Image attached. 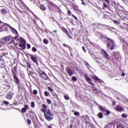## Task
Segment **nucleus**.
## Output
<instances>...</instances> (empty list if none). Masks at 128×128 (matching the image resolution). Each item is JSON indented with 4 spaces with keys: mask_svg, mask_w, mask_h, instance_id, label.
<instances>
[{
    "mask_svg": "<svg viewBox=\"0 0 128 128\" xmlns=\"http://www.w3.org/2000/svg\"><path fill=\"white\" fill-rule=\"evenodd\" d=\"M112 128V124L110 123L105 126L104 128Z\"/></svg>",
    "mask_w": 128,
    "mask_h": 128,
    "instance_id": "b1692460",
    "label": "nucleus"
},
{
    "mask_svg": "<svg viewBox=\"0 0 128 128\" xmlns=\"http://www.w3.org/2000/svg\"><path fill=\"white\" fill-rule=\"evenodd\" d=\"M80 112H74V116H80Z\"/></svg>",
    "mask_w": 128,
    "mask_h": 128,
    "instance_id": "4c0bfd02",
    "label": "nucleus"
},
{
    "mask_svg": "<svg viewBox=\"0 0 128 128\" xmlns=\"http://www.w3.org/2000/svg\"><path fill=\"white\" fill-rule=\"evenodd\" d=\"M116 112H122L124 110V107L122 106L120 104H118L115 108Z\"/></svg>",
    "mask_w": 128,
    "mask_h": 128,
    "instance_id": "9d476101",
    "label": "nucleus"
},
{
    "mask_svg": "<svg viewBox=\"0 0 128 128\" xmlns=\"http://www.w3.org/2000/svg\"><path fill=\"white\" fill-rule=\"evenodd\" d=\"M43 42L45 44H48V40H46V39H44L43 40Z\"/></svg>",
    "mask_w": 128,
    "mask_h": 128,
    "instance_id": "72a5a7b5",
    "label": "nucleus"
},
{
    "mask_svg": "<svg viewBox=\"0 0 128 128\" xmlns=\"http://www.w3.org/2000/svg\"><path fill=\"white\" fill-rule=\"evenodd\" d=\"M10 30H11V32H12V34H18L17 36H18V31L14 29V28L10 26Z\"/></svg>",
    "mask_w": 128,
    "mask_h": 128,
    "instance_id": "6ab92c4d",
    "label": "nucleus"
},
{
    "mask_svg": "<svg viewBox=\"0 0 128 128\" xmlns=\"http://www.w3.org/2000/svg\"><path fill=\"white\" fill-rule=\"evenodd\" d=\"M82 48L84 52H86V48H84V46H83L82 47Z\"/></svg>",
    "mask_w": 128,
    "mask_h": 128,
    "instance_id": "3c124183",
    "label": "nucleus"
},
{
    "mask_svg": "<svg viewBox=\"0 0 128 128\" xmlns=\"http://www.w3.org/2000/svg\"><path fill=\"white\" fill-rule=\"evenodd\" d=\"M54 8H58V6L56 5V4H51V8H50V10H52V12H54Z\"/></svg>",
    "mask_w": 128,
    "mask_h": 128,
    "instance_id": "f3484780",
    "label": "nucleus"
},
{
    "mask_svg": "<svg viewBox=\"0 0 128 128\" xmlns=\"http://www.w3.org/2000/svg\"><path fill=\"white\" fill-rule=\"evenodd\" d=\"M10 40H12V36H9L2 38L1 42L3 44H4V42H10Z\"/></svg>",
    "mask_w": 128,
    "mask_h": 128,
    "instance_id": "1a4fd4ad",
    "label": "nucleus"
},
{
    "mask_svg": "<svg viewBox=\"0 0 128 128\" xmlns=\"http://www.w3.org/2000/svg\"><path fill=\"white\" fill-rule=\"evenodd\" d=\"M47 100V102L48 104H52V100H50V99H46Z\"/></svg>",
    "mask_w": 128,
    "mask_h": 128,
    "instance_id": "a19ab883",
    "label": "nucleus"
},
{
    "mask_svg": "<svg viewBox=\"0 0 128 128\" xmlns=\"http://www.w3.org/2000/svg\"><path fill=\"white\" fill-rule=\"evenodd\" d=\"M36 50H37L36 47L32 48V52H36Z\"/></svg>",
    "mask_w": 128,
    "mask_h": 128,
    "instance_id": "79ce46f5",
    "label": "nucleus"
},
{
    "mask_svg": "<svg viewBox=\"0 0 128 128\" xmlns=\"http://www.w3.org/2000/svg\"><path fill=\"white\" fill-rule=\"evenodd\" d=\"M72 6L74 10H76V12H79L80 8H78V6H76L74 4H72Z\"/></svg>",
    "mask_w": 128,
    "mask_h": 128,
    "instance_id": "5701e85b",
    "label": "nucleus"
},
{
    "mask_svg": "<svg viewBox=\"0 0 128 128\" xmlns=\"http://www.w3.org/2000/svg\"><path fill=\"white\" fill-rule=\"evenodd\" d=\"M1 12L2 14H8V11L6 10V8H3L2 10H1Z\"/></svg>",
    "mask_w": 128,
    "mask_h": 128,
    "instance_id": "cd10ccee",
    "label": "nucleus"
},
{
    "mask_svg": "<svg viewBox=\"0 0 128 128\" xmlns=\"http://www.w3.org/2000/svg\"><path fill=\"white\" fill-rule=\"evenodd\" d=\"M66 72L69 76H72V74H74V72H72V70L70 69H67Z\"/></svg>",
    "mask_w": 128,
    "mask_h": 128,
    "instance_id": "4be33fe9",
    "label": "nucleus"
},
{
    "mask_svg": "<svg viewBox=\"0 0 128 128\" xmlns=\"http://www.w3.org/2000/svg\"><path fill=\"white\" fill-rule=\"evenodd\" d=\"M110 0H103V2H106V4H110Z\"/></svg>",
    "mask_w": 128,
    "mask_h": 128,
    "instance_id": "09e8293b",
    "label": "nucleus"
},
{
    "mask_svg": "<svg viewBox=\"0 0 128 128\" xmlns=\"http://www.w3.org/2000/svg\"><path fill=\"white\" fill-rule=\"evenodd\" d=\"M120 54L118 52H113V56H112V60L114 64H118L116 62H118L120 60Z\"/></svg>",
    "mask_w": 128,
    "mask_h": 128,
    "instance_id": "7ed1b4c3",
    "label": "nucleus"
},
{
    "mask_svg": "<svg viewBox=\"0 0 128 128\" xmlns=\"http://www.w3.org/2000/svg\"><path fill=\"white\" fill-rule=\"evenodd\" d=\"M18 38V36H16L15 37L13 38L12 36V42L14 43V44L15 45V46H18V43H15L14 42V40H16Z\"/></svg>",
    "mask_w": 128,
    "mask_h": 128,
    "instance_id": "412c9836",
    "label": "nucleus"
},
{
    "mask_svg": "<svg viewBox=\"0 0 128 128\" xmlns=\"http://www.w3.org/2000/svg\"><path fill=\"white\" fill-rule=\"evenodd\" d=\"M122 116L123 118H128V115L125 114H122Z\"/></svg>",
    "mask_w": 128,
    "mask_h": 128,
    "instance_id": "7c9ffc66",
    "label": "nucleus"
},
{
    "mask_svg": "<svg viewBox=\"0 0 128 128\" xmlns=\"http://www.w3.org/2000/svg\"><path fill=\"white\" fill-rule=\"evenodd\" d=\"M92 78L94 80V82H102V80L100 79V78L96 76H92Z\"/></svg>",
    "mask_w": 128,
    "mask_h": 128,
    "instance_id": "f8f14e48",
    "label": "nucleus"
},
{
    "mask_svg": "<svg viewBox=\"0 0 128 128\" xmlns=\"http://www.w3.org/2000/svg\"><path fill=\"white\" fill-rule=\"evenodd\" d=\"M29 74H30V76H32V74H34V72L32 71H30L29 72Z\"/></svg>",
    "mask_w": 128,
    "mask_h": 128,
    "instance_id": "864d4df0",
    "label": "nucleus"
},
{
    "mask_svg": "<svg viewBox=\"0 0 128 128\" xmlns=\"http://www.w3.org/2000/svg\"><path fill=\"white\" fill-rule=\"evenodd\" d=\"M44 94L45 96H48L49 93L48 92V91H45Z\"/></svg>",
    "mask_w": 128,
    "mask_h": 128,
    "instance_id": "c03bdc74",
    "label": "nucleus"
},
{
    "mask_svg": "<svg viewBox=\"0 0 128 128\" xmlns=\"http://www.w3.org/2000/svg\"><path fill=\"white\" fill-rule=\"evenodd\" d=\"M70 128H72V124H70Z\"/></svg>",
    "mask_w": 128,
    "mask_h": 128,
    "instance_id": "69168bd1",
    "label": "nucleus"
},
{
    "mask_svg": "<svg viewBox=\"0 0 128 128\" xmlns=\"http://www.w3.org/2000/svg\"><path fill=\"white\" fill-rule=\"evenodd\" d=\"M121 76H126V74L122 72Z\"/></svg>",
    "mask_w": 128,
    "mask_h": 128,
    "instance_id": "13d9d810",
    "label": "nucleus"
},
{
    "mask_svg": "<svg viewBox=\"0 0 128 128\" xmlns=\"http://www.w3.org/2000/svg\"><path fill=\"white\" fill-rule=\"evenodd\" d=\"M84 64H85V66H86L87 68H88V66H90V64H88V63L86 61L84 62Z\"/></svg>",
    "mask_w": 128,
    "mask_h": 128,
    "instance_id": "2f4dec72",
    "label": "nucleus"
},
{
    "mask_svg": "<svg viewBox=\"0 0 128 128\" xmlns=\"http://www.w3.org/2000/svg\"><path fill=\"white\" fill-rule=\"evenodd\" d=\"M72 80H73V82H76V80H78V78L75 76H73L72 77Z\"/></svg>",
    "mask_w": 128,
    "mask_h": 128,
    "instance_id": "c9c22d12",
    "label": "nucleus"
},
{
    "mask_svg": "<svg viewBox=\"0 0 128 128\" xmlns=\"http://www.w3.org/2000/svg\"><path fill=\"white\" fill-rule=\"evenodd\" d=\"M67 12L68 16H72V11H70V10L69 9L68 10Z\"/></svg>",
    "mask_w": 128,
    "mask_h": 128,
    "instance_id": "c756f323",
    "label": "nucleus"
},
{
    "mask_svg": "<svg viewBox=\"0 0 128 128\" xmlns=\"http://www.w3.org/2000/svg\"><path fill=\"white\" fill-rule=\"evenodd\" d=\"M37 72L38 76H40L44 80H48V76L44 72L41 70H38Z\"/></svg>",
    "mask_w": 128,
    "mask_h": 128,
    "instance_id": "39448f33",
    "label": "nucleus"
},
{
    "mask_svg": "<svg viewBox=\"0 0 128 128\" xmlns=\"http://www.w3.org/2000/svg\"><path fill=\"white\" fill-rule=\"evenodd\" d=\"M125 32L126 34V36L128 37V28L125 29Z\"/></svg>",
    "mask_w": 128,
    "mask_h": 128,
    "instance_id": "37998d69",
    "label": "nucleus"
},
{
    "mask_svg": "<svg viewBox=\"0 0 128 128\" xmlns=\"http://www.w3.org/2000/svg\"><path fill=\"white\" fill-rule=\"evenodd\" d=\"M30 106H31V108H34L35 106L34 102H32Z\"/></svg>",
    "mask_w": 128,
    "mask_h": 128,
    "instance_id": "f704fd0d",
    "label": "nucleus"
},
{
    "mask_svg": "<svg viewBox=\"0 0 128 128\" xmlns=\"http://www.w3.org/2000/svg\"><path fill=\"white\" fill-rule=\"evenodd\" d=\"M104 52L103 56L107 60H110V56H108V54L104 50Z\"/></svg>",
    "mask_w": 128,
    "mask_h": 128,
    "instance_id": "aec40b11",
    "label": "nucleus"
},
{
    "mask_svg": "<svg viewBox=\"0 0 128 128\" xmlns=\"http://www.w3.org/2000/svg\"><path fill=\"white\" fill-rule=\"evenodd\" d=\"M13 78L14 80V82L16 84H20V79L16 76V75L13 76Z\"/></svg>",
    "mask_w": 128,
    "mask_h": 128,
    "instance_id": "a211bd4d",
    "label": "nucleus"
},
{
    "mask_svg": "<svg viewBox=\"0 0 128 128\" xmlns=\"http://www.w3.org/2000/svg\"><path fill=\"white\" fill-rule=\"evenodd\" d=\"M42 112L44 114V116L48 122H50L54 120V114L52 110L48 108L46 104H43L42 105V108L40 109Z\"/></svg>",
    "mask_w": 128,
    "mask_h": 128,
    "instance_id": "f257e3e1",
    "label": "nucleus"
},
{
    "mask_svg": "<svg viewBox=\"0 0 128 128\" xmlns=\"http://www.w3.org/2000/svg\"><path fill=\"white\" fill-rule=\"evenodd\" d=\"M48 88L50 92H54V89L52 88L50 86H48Z\"/></svg>",
    "mask_w": 128,
    "mask_h": 128,
    "instance_id": "a18cd8bd",
    "label": "nucleus"
},
{
    "mask_svg": "<svg viewBox=\"0 0 128 128\" xmlns=\"http://www.w3.org/2000/svg\"><path fill=\"white\" fill-rule=\"evenodd\" d=\"M30 47H31L30 45V44H27V48L28 50H30Z\"/></svg>",
    "mask_w": 128,
    "mask_h": 128,
    "instance_id": "8fccbe9b",
    "label": "nucleus"
},
{
    "mask_svg": "<svg viewBox=\"0 0 128 128\" xmlns=\"http://www.w3.org/2000/svg\"><path fill=\"white\" fill-rule=\"evenodd\" d=\"M14 96V92H10L6 95V98L7 100H12Z\"/></svg>",
    "mask_w": 128,
    "mask_h": 128,
    "instance_id": "dca6fc26",
    "label": "nucleus"
},
{
    "mask_svg": "<svg viewBox=\"0 0 128 128\" xmlns=\"http://www.w3.org/2000/svg\"><path fill=\"white\" fill-rule=\"evenodd\" d=\"M0 26V32H9L10 30V26L8 24L3 23Z\"/></svg>",
    "mask_w": 128,
    "mask_h": 128,
    "instance_id": "20e7f679",
    "label": "nucleus"
},
{
    "mask_svg": "<svg viewBox=\"0 0 128 128\" xmlns=\"http://www.w3.org/2000/svg\"><path fill=\"white\" fill-rule=\"evenodd\" d=\"M47 127H48V128H52V126H50V125H48V126H47Z\"/></svg>",
    "mask_w": 128,
    "mask_h": 128,
    "instance_id": "bf43d9fd",
    "label": "nucleus"
},
{
    "mask_svg": "<svg viewBox=\"0 0 128 128\" xmlns=\"http://www.w3.org/2000/svg\"><path fill=\"white\" fill-rule=\"evenodd\" d=\"M29 106L28 104H24V108H22L21 110V112L22 114H24L25 112H26V110H28Z\"/></svg>",
    "mask_w": 128,
    "mask_h": 128,
    "instance_id": "2eb2a0df",
    "label": "nucleus"
},
{
    "mask_svg": "<svg viewBox=\"0 0 128 128\" xmlns=\"http://www.w3.org/2000/svg\"><path fill=\"white\" fill-rule=\"evenodd\" d=\"M98 116L99 118H104V114L102 112H100L98 114Z\"/></svg>",
    "mask_w": 128,
    "mask_h": 128,
    "instance_id": "393cba45",
    "label": "nucleus"
},
{
    "mask_svg": "<svg viewBox=\"0 0 128 128\" xmlns=\"http://www.w3.org/2000/svg\"><path fill=\"white\" fill-rule=\"evenodd\" d=\"M3 104H5V106H8L10 104V102L8 101L4 100L3 101Z\"/></svg>",
    "mask_w": 128,
    "mask_h": 128,
    "instance_id": "c85d7f7f",
    "label": "nucleus"
},
{
    "mask_svg": "<svg viewBox=\"0 0 128 128\" xmlns=\"http://www.w3.org/2000/svg\"><path fill=\"white\" fill-rule=\"evenodd\" d=\"M106 44L108 50H115L116 43L114 42V41L108 37H106Z\"/></svg>",
    "mask_w": 128,
    "mask_h": 128,
    "instance_id": "f03ea898",
    "label": "nucleus"
},
{
    "mask_svg": "<svg viewBox=\"0 0 128 128\" xmlns=\"http://www.w3.org/2000/svg\"><path fill=\"white\" fill-rule=\"evenodd\" d=\"M72 18H74V20H78V18L76 16L74 15L73 14H72Z\"/></svg>",
    "mask_w": 128,
    "mask_h": 128,
    "instance_id": "de8ad7c7",
    "label": "nucleus"
},
{
    "mask_svg": "<svg viewBox=\"0 0 128 128\" xmlns=\"http://www.w3.org/2000/svg\"><path fill=\"white\" fill-rule=\"evenodd\" d=\"M103 8H108V5L104 3V2H103Z\"/></svg>",
    "mask_w": 128,
    "mask_h": 128,
    "instance_id": "49530a36",
    "label": "nucleus"
},
{
    "mask_svg": "<svg viewBox=\"0 0 128 128\" xmlns=\"http://www.w3.org/2000/svg\"><path fill=\"white\" fill-rule=\"evenodd\" d=\"M81 1L82 2V4H83L84 6H86V4L84 3V0H81Z\"/></svg>",
    "mask_w": 128,
    "mask_h": 128,
    "instance_id": "603ef678",
    "label": "nucleus"
},
{
    "mask_svg": "<svg viewBox=\"0 0 128 128\" xmlns=\"http://www.w3.org/2000/svg\"><path fill=\"white\" fill-rule=\"evenodd\" d=\"M33 94H34V96H36V94H38V90H33Z\"/></svg>",
    "mask_w": 128,
    "mask_h": 128,
    "instance_id": "e433bc0d",
    "label": "nucleus"
},
{
    "mask_svg": "<svg viewBox=\"0 0 128 128\" xmlns=\"http://www.w3.org/2000/svg\"><path fill=\"white\" fill-rule=\"evenodd\" d=\"M26 66H27V68H32V64H30V62H26Z\"/></svg>",
    "mask_w": 128,
    "mask_h": 128,
    "instance_id": "bb28decb",
    "label": "nucleus"
},
{
    "mask_svg": "<svg viewBox=\"0 0 128 128\" xmlns=\"http://www.w3.org/2000/svg\"><path fill=\"white\" fill-rule=\"evenodd\" d=\"M64 98L66 100H70V96H68V95H64Z\"/></svg>",
    "mask_w": 128,
    "mask_h": 128,
    "instance_id": "473e14b6",
    "label": "nucleus"
},
{
    "mask_svg": "<svg viewBox=\"0 0 128 128\" xmlns=\"http://www.w3.org/2000/svg\"><path fill=\"white\" fill-rule=\"evenodd\" d=\"M18 40L19 42V47L21 48L22 50H26V40L23 38H19Z\"/></svg>",
    "mask_w": 128,
    "mask_h": 128,
    "instance_id": "423d86ee",
    "label": "nucleus"
},
{
    "mask_svg": "<svg viewBox=\"0 0 128 128\" xmlns=\"http://www.w3.org/2000/svg\"><path fill=\"white\" fill-rule=\"evenodd\" d=\"M114 24H118V22H116V20H114Z\"/></svg>",
    "mask_w": 128,
    "mask_h": 128,
    "instance_id": "052dcab7",
    "label": "nucleus"
},
{
    "mask_svg": "<svg viewBox=\"0 0 128 128\" xmlns=\"http://www.w3.org/2000/svg\"><path fill=\"white\" fill-rule=\"evenodd\" d=\"M11 70L13 76H16V74H18V66H14Z\"/></svg>",
    "mask_w": 128,
    "mask_h": 128,
    "instance_id": "ddd939ff",
    "label": "nucleus"
},
{
    "mask_svg": "<svg viewBox=\"0 0 128 128\" xmlns=\"http://www.w3.org/2000/svg\"><path fill=\"white\" fill-rule=\"evenodd\" d=\"M30 56L32 60V62H34V64H38V59L34 55H33L32 54H30Z\"/></svg>",
    "mask_w": 128,
    "mask_h": 128,
    "instance_id": "9b49d317",
    "label": "nucleus"
},
{
    "mask_svg": "<svg viewBox=\"0 0 128 128\" xmlns=\"http://www.w3.org/2000/svg\"><path fill=\"white\" fill-rule=\"evenodd\" d=\"M40 10H46V6H44V4H41L40 6Z\"/></svg>",
    "mask_w": 128,
    "mask_h": 128,
    "instance_id": "a878e982",
    "label": "nucleus"
},
{
    "mask_svg": "<svg viewBox=\"0 0 128 128\" xmlns=\"http://www.w3.org/2000/svg\"><path fill=\"white\" fill-rule=\"evenodd\" d=\"M2 24H4V22H2V21H0V26Z\"/></svg>",
    "mask_w": 128,
    "mask_h": 128,
    "instance_id": "0e129e2a",
    "label": "nucleus"
},
{
    "mask_svg": "<svg viewBox=\"0 0 128 128\" xmlns=\"http://www.w3.org/2000/svg\"><path fill=\"white\" fill-rule=\"evenodd\" d=\"M98 108L99 110L102 112H106L108 116H109V114H110V111L109 110H107L106 108L102 107V106L100 105H98Z\"/></svg>",
    "mask_w": 128,
    "mask_h": 128,
    "instance_id": "0eeeda50",
    "label": "nucleus"
},
{
    "mask_svg": "<svg viewBox=\"0 0 128 128\" xmlns=\"http://www.w3.org/2000/svg\"><path fill=\"white\" fill-rule=\"evenodd\" d=\"M2 56H0V62H2Z\"/></svg>",
    "mask_w": 128,
    "mask_h": 128,
    "instance_id": "4d7b16f0",
    "label": "nucleus"
},
{
    "mask_svg": "<svg viewBox=\"0 0 128 128\" xmlns=\"http://www.w3.org/2000/svg\"><path fill=\"white\" fill-rule=\"evenodd\" d=\"M84 78L86 80V82H88L91 86H94V84L92 83V80L90 77H88V74H84Z\"/></svg>",
    "mask_w": 128,
    "mask_h": 128,
    "instance_id": "6e6552de",
    "label": "nucleus"
},
{
    "mask_svg": "<svg viewBox=\"0 0 128 128\" xmlns=\"http://www.w3.org/2000/svg\"><path fill=\"white\" fill-rule=\"evenodd\" d=\"M2 85H3V86H4V82L6 83V82H6V81H2Z\"/></svg>",
    "mask_w": 128,
    "mask_h": 128,
    "instance_id": "680f3d73",
    "label": "nucleus"
},
{
    "mask_svg": "<svg viewBox=\"0 0 128 128\" xmlns=\"http://www.w3.org/2000/svg\"><path fill=\"white\" fill-rule=\"evenodd\" d=\"M62 32H64L68 36V38H70L72 40V37L70 36V34H68V30H66V28H64V27H62Z\"/></svg>",
    "mask_w": 128,
    "mask_h": 128,
    "instance_id": "4468645a",
    "label": "nucleus"
},
{
    "mask_svg": "<svg viewBox=\"0 0 128 128\" xmlns=\"http://www.w3.org/2000/svg\"><path fill=\"white\" fill-rule=\"evenodd\" d=\"M112 105L113 106H116V102H112Z\"/></svg>",
    "mask_w": 128,
    "mask_h": 128,
    "instance_id": "338daca9",
    "label": "nucleus"
},
{
    "mask_svg": "<svg viewBox=\"0 0 128 128\" xmlns=\"http://www.w3.org/2000/svg\"><path fill=\"white\" fill-rule=\"evenodd\" d=\"M63 46L65 47V48H68V45L66 44H63Z\"/></svg>",
    "mask_w": 128,
    "mask_h": 128,
    "instance_id": "6e6d98bb",
    "label": "nucleus"
},
{
    "mask_svg": "<svg viewBox=\"0 0 128 128\" xmlns=\"http://www.w3.org/2000/svg\"><path fill=\"white\" fill-rule=\"evenodd\" d=\"M27 124H28V126H30V124H32V121L28 119L27 120Z\"/></svg>",
    "mask_w": 128,
    "mask_h": 128,
    "instance_id": "ea45409f",
    "label": "nucleus"
},
{
    "mask_svg": "<svg viewBox=\"0 0 128 128\" xmlns=\"http://www.w3.org/2000/svg\"><path fill=\"white\" fill-rule=\"evenodd\" d=\"M52 32H54L55 34L58 33V30H53Z\"/></svg>",
    "mask_w": 128,
    "mask_h": 128,
    "instance_id": "5fc2aeb1",
    "label": "nucleus"
},
{
    "mask_svg": "<svg viewBox=\"0 0 128 128\" xmlns=\"http://www.w3.org/2000/svg\"><path fill=\"white\" fill-rule=\"evenodd\" d=\"M117 128H124V126H122V124H118L116 126Z\"/></svg>",
    "mask_w": 128,
    "mask_h": 128,
    "instance_id": "58836bf2",
    "label": "nucleus"
},
{
    "mask_svg": "<svg viewBox=\"0 0 128 128\" xmlns=\"http://www.w3.org/2000/svg\"><path fill=\"white\" fill-rule=\"evenodd\" d=\"M92 88H93V90H96L94 87H92Z\"/></svg>",
    "mask_w": 128,
    "mask_h": 128,
    "instance_id": "774afa93",
    "label": "nucleus"
},
{
    "mask_svg": "<svg viewBox=\"0 0 128 128\" xmlns=\"http://www.w3.org/2000/svg\"><path fill=\"white\" fill-rule=\"evenodd\" d=\"M44 32H46V34H48V30H45Z\"/></svg>",
    "mask_w": 128,
    "mask_h": 128,
    "instance_id": "e2e57ef3",
    "label": "nucleus"
}]
</instances>
